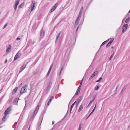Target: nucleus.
I'll return each mask as SVG.
<instances>
[{"mask_svg": "<svg viewBox=\"0 0 130 130\" xmlns=\"http://www.w3.org/2000/svg\"><path fill=\"white\" fill-rule=\"evenodd\" d=\"M27 87V86L26 85H25L21 88V90L20 94H22L23 93L25 92L26 90V88Z\"/></svg>", "mask_w": 130, "mask_h": 130, "instance_id": "nucleus-1", "label": "nucleus"}, {"mask_svg": "<svg viewBox=\"0 0 130 130\" xmlns=\"http://www.w3.org/2000/svg\"><path fill=\"white\" fill-rule=\"evenodd\" d=\"M81 17V16L78 15L77 18L76 19L74 25L75 27H76L77 26L78 24V23L79 21L80 20Z\"/></svg>", "mask_w": 130, "mask_h": 130, "instance_id": "nucleus-2", "label": "nucleus"}, {"mask_svg": "<svg viewBox=\"0 0 130 130\" xmlns=\"http://www.w3.org/2000/svg\"><path fill=\"white\" fill-rule=\"evenodd\" d=\"M58 4L57 3H56L55 4L51 9L50 11V12H51L55 10L56 9L57 7L58 6Z\"/></svg>", "mask_w": 130, "mask_h": 130, "instance_id": "nucleus-3", "label": "nucleus"}, {"mask_svg": "<svg viewBox=\"0 0 130 130\" xmlns=\"http://www.w3.org/2000/svg\"><path fill=\"white\" fill-rule=\"evenodd\" d=\"M128 25L127 24H124L122 28V32L123 33L125 32L127 30V28Z\"/></svg>", "mask_w": 130, "mask_h": 130, "instance_id": "nucleus-4", "label": "nucleus"}, {"mask_svg": "<svg viewBox=\"0 0 130 130\" xmlns=\"http://www.w3.org/2000/svg\"><path fill=\"white\" fill-rule=\"evenodd\" d=\"M35 1L34 2L33 1L32 2V4H31V5L30 6V7L29 8H31V12L34 9V8L35 7Z\"/></svg>", "mask_w": 130, "mask_h": 130, "instance_id": "nucleus-5", "label": "nucleus"}, {"mask_svg": "<svg viewBox=\"0 0 130 130\" xmlns=\"http://www.w3.org/2000/svg\"><path fill=\"white\" fill-rule=\"evenodd\" d=\"M11 106H10L4 112V114H5V113H6V114H7V113L8 114V113L11 111Z\"/></svg>", "mask_w": 130, "mask_h": 130, "instance_id": "nucleus-6", "label": "nucleus"}, {"mask_svg": "<svg viewBox=\"0 0 130 130\" xmlns=\"http://www.w3.org/2000/svg\"><path fill=\"white\" fill-rule=\"evenodd\" d=\"M7 48L6 50V52L7 53H8L10 52V50L11 48V46L10 44L8 45V46L7 47Z\"/></svg>", "mask_w": 130, "mask_h": 130, "instance_id": "nucleus-7", "label": "nucleus"}, {"mask_svg": "<svg viewBox=\"0 0 130 130\" xmlns=\"http://www.w3.org/2000/svg\"><path fill=\"white\" fill-rule=\"evenodd\" d=\"M52 82H50L49 83V84L48 85V86L47 88V89H46V91L47 93H48V92L49 91L50 89L51 88V87L52 86Z\"/></svg>", "mask_w": 130, "mask_h": 130, "instance_id": "nucleus-8", "label": "nucleus"}, {"mask_svg": "<svg viewBox=\"0 0 130 130\" xmlns=\"http://www.w3.org/2000/svg\"><path fill=\"white\" fill-rule=\"evenodd\" d=\"M25 67H26V65L25 64H24L23 66H21L20 68V71L19 72V74L22 71L24 70V69L25 68Z\"/></svg>", "mask_w": 130, "mask_h": 130, "instance_id": "nucleus-9", "label": "nucleus"}, {"mask_svg": "<svg viewBox=\"0 0 130 130\" xmlns=\"http://www.w3.org/2000/svg\"><path fill=\"white\" fill-rule=\"evenodd\" d=\"M83 97V96H80L79 98V99H77L76 101H75L76 102H78L79 103L82 100Z\"/></svg>", "mask_w": 130, "mask_h": 130, "instance_id": "nucleus-10", "label": "nucleus"}, {"mask_svg": "<svg viewBox=\"0 0 130 130\" xmlns=\"http://www.w3.org/2000/svg\"><path fill=\"white\" fill-rule=\"evenodd\" d=\"M19 100V98H16L13 102V103L15 105H16L17 104L18 101Z\"/></svg>", "mask_w": 130, "mask_h": 130, "instance_id": "nucleus-11", "label": "nucleus"}, {"mask_svg": "<svg viewBox=\"0 0 130 130\" xmlns=\"http://www.w3.org/2000/svg\"><path fill=\"white\" fill-rule=\"evenodd\" d=\"M83 106L81 104L79 106V109L78 110V112H79L80 111H81L83 109Z\"/></svg>", "mask_w": 130, "mask_h": 130, "instance_id": "nucleus-12", "label": "nucleus"}, {"mask_svg": "<svg viewBox=\"0 0 130 130\" xmlns=\"http://www.w3.org/2000/svg\"><path fill=\"white\" fill-rule=\"evenodd\" d=\"M45 32L43 31H42L41 32L40 36L41 38H42L44 36Z\"/></svg>", "mask_w": 130, "mask_h": 130, "instance_id": "nucleus-13", "label": "nucleus"}, {"mask_svg": "<svg viewBox=\"0 0 130 130\" xmlns=\"http://www.w3.org/2000/svg\"><path fill=\"white\" fill-rule=\"evenodd\" d=\"M83 9H84V7H83V6L82 7V8L80 9V12H79V14L78 15H79L81 16V14L82 12Z\"/></svg>", "mask_w": 130, "mask_h": 130, "instance_id": "nucleus-14", "label": "nucleus"}, {"mask_svg": "<svg viewBox=\"0 0 130 130\" xmlns=\"http://www.w3.org/2000/svg\"><path fill=\"white\" fill-rule=\"evenodd\" d=\"M76 103V102L75 101V102H74L71 105V108H70V113H71V111H72V109L73 108V107L74 105L75 104V103Z\"/></svg>", "mask_w": 130, "mask_h": 130, "instance_id": "nucleus-15", "label": "nucleus"}, {"mask_svg": "<svg viewBox=\"0 0 130 130\" xmlns=\"http://www.w3.org/2000/svg\"><path fill=\"white\" fill-rule=\"evenodd\" d=\"M18 89V87H16L13 90L12 92V94H15L16 92H17V90Z\"/></svg>", "mask_w": 130, "mask_h": 130, "instance_id": "nucleus-16", "label": "nucleus"}, {"mask_svg": "<svg viewBox=\"0 0 130 130\" xmlns=\"http://www.w3.org/2000/svg\"><path fill=\"white\" fill-rule=\"evenodd\" d=\"M96 96L95 95H94L93 96V98L91 100L90 102V103H92V102H93V101L95 100V98H96Z\"/></svg>", "mask_w": 130, "mask_h": 130, "instance_id": "nucleus-17", "label": "nucleus"}, {"mask_svg": "<svg viewBox=\"0 0 130 130\" xmlns=\"http://www.w3.org/2000/svg\"><path fill=\"white\" fill-rule=\"evenodd\" d=\"M19 57L18 53H17L15 56L14 60H16L18 58H19Z\"/></svg>", "mask_w": 130, "mask_h": 130, "instance_id": "nucleus-18", "label": "nucleus"}, {"mask_svg": "<svg viewBox=\"0 0 130 130\" xmlns=\"http://www.w3.org/2000/svg\"><path fill=\"white\" fill-rule=\"evenodd\" d=\"M113 41H109L108 43L106 45V47H109L111 43L113 42Z\"/></svg>", "mask_w": 130, "mask_h": 130, "instance_id": "nucleus-19", "label": "nucleus"}, {"mask_svg": "<svg viewBox=\"0 0 130 130\" xmlns=\"http://www.w3.org/2000/svg\"><path fill=\"white\" fill-rule=\"evenodd\" d=\"M39 107H40V105H38L37 106V107H36L35 111L38 112V110L39 109Z\"/></svg>", "mask_w": 130, "mask_h": 130, "instance_id": "nucleus-20", "label": "nucleus"}, {"mask_svg": "<svg viewBox=\"0 0 130 130\" xmlns=\"http://www.w3.org/2000/svg\"><path fill=\"white\" fill-rule=\"evenodd\" d=\"M36 115L34 114V113L33 114V115L31 117V118L30 119V121H32L34 119V118H35V116Z\"/></svg>", "mask_w": 130, "mask_h": 130, "instance_id": "nucleus-21", "label": "nucleus"}, {"mask_svg": "<svg viewBox=\"0 0 130 130\" xmlns=\"http://www.w3.org/2000/svg\"><path fill=\"white\" fill-rule=\"evenodd\" d=\"M4 114L5 115L4 116L2 119L3 121H5L6 120L5 119H6V116L7 114H8V113H7V114H6V113H5V114Z\"/></svg>", "mask_w": 130, "mask_h": 130, "instance_id": "nucleus-22", "label": "nucleus"}, {"mask_svg": "<svg viewBox=\"0 0 130 130\" xmlns=\"http://www.w3.org/2000/svg\"><path fill=\"white\" fill-rule=\"evenodd\" d=\"M19 1L20 0H17V1H15L16 2L15 3V5L17 6L19 4Z\"/></svg>", "mask_w": 130, "mask_h": 130, "instance_id": "nucleus-23", "label": "nucleus"}, {"mask_svg": "<svg viewBox=\"0 0 130 130\" xmlns=\"http://www.w3.org/2000/svg\"><path fill=\"white\" fill-rule=\"evenodd\" d=\"M114 55V53L113 52V54L111 55L110 57L109 58V59H108V60H111V58H112Z\"/></svg>", "mask_w": 130, "mask_h": 130, "instance_id": "nucleus-24", "label": "nucleus"}, {"mask_svg": "<svg viewBox=\"0 0 130 130\" xmlns=\"http://www.w3.org/2000/svg\"><path fill=\"white\" fill-rule=\"evenodd\" d=\"M61 32H60L57 36V38L56 40V41H57L58 40V38L60 36L61 34Z\"/></svg>", "mask_w": 130, "mask_h": 130, "instance_id": "nucleus-25", "label": "nucleus"}, {"mask_svg": "<svg viewBox=\"0 0 130 130\" xmlns=\"http://www.w3.org/2000/svg\"><path fill=\"white\" fill-rule=\"evenodd\" d=\"M46 110H43V112H42V113L43 114L42 115L41 117H42V119H43V118L44 116V114L45 113V112H46ZM42 120H41V122H42Z\"/></svg>", "mask_w": 130, "mask_h": 130, "instance_id": "nucleus-26", "label": "nucleus"}, {"mask_svg": "<svg viewBox=\"0 0 130 130\" xmlns=\"http://www.w3.org/2000/svg\"><path fill=\"white\" fill-rule=\"evenodd\" d=\"M24 4L23 3H22L19 6V8H22L24 5Z\"/></svg>", "mask_w": 130, "mask_h": 130, "instance_id": "nucleus-27", "label": "nucleus"}, {"mask_svg": "<svg viewBox=\"0 0 130 130\" xmlns=\"http://www.w3.org/2000/svg\"><path fill=\"white\" fill-rule=\"evenodd\" d=\"M130 19V17H128L125 20V22L126 23H127L128 22Z\"/></svg>", "mask_w": 130, "mask_h": 130, "instance_id": "nucleus-28", "label": "nucleus"}, {"mask_svg": "<svg viewBox=\"0 0 130 130\" xmlns=\"http://www.w3.org/2000/svg\"><path fill=\"white\" fill-rule=\"evenodd\" d=\"M80 91L78 90H77L76 93L75 94V95H78Z\"/></svg>", "mask_w": 130, "mask_h": 130, "instance_id": "nucleus-29", "label": "nucleus"}, {"mask_svg": "<svg viewBox=\"0 0 130 130\" xmlns=\"http://www.w3.org/2000/svg\"><path fill=\"white\" fill-rule=\"evenodd\" d=\"M98 73V71H95L92 74L94 75V76H95V75H96Z\"/></svg>", "mask_w": 130, "mask_h": 130, "instance_id": "nucleus-30", "label": "nucleus"}, {"mask_svg": "<svg viewBox=\"0 0 130 130\" xmlns=\"http://www.w3.org/2000/svg\"><path fill=\"white\" fill-rule=\"evenodd\" d=\"M107 41H104V42H103V43L101 45V47L102 46L104 45L105 44H106L107 42Z\"/></svg>", "mask_w": 130, "mask_h": 130, "instance_id": "nucleus-31", "label": "nucleus"}, {"mask_svg": "<svg viewBox=\"0 0 130 130\" xmlns=\"http://www.w3.org/2000/svg\"><path fill=\"white\" fill-rule=\"evenodd\" d=\"M114 40V39L113 38H109V39H107V40H106V41H113V40Z\"/></svg>", "mask_w": 130, "mask_h": 130, "instance_id": "nucleus-32", "label": "nucleus"}, {"mask_svg": "<svg viewBox=\"0 0 130 130\" xmlns=\"http://www.w3.org/2000/svg\"><path fill=\"white\" fill-rule=\"evenodd\" d=\"M94 76V75L93 74H92L91 77H90V78L89 79V80H90L91 79H92V78H93Z\"/></svg>", "mask_w": 130, "mask_h": 130, "instance_id": "nucleus-33", "label": "nucleus"}, {"mask_svg": "<svg viewBox=\"0 0 130 130\" xmlns=\"http://www.w3.org/2000/svg\"><path fill=\"white\" fill-rule=\"evenodd\" d=\"M102 79V78L101 77L99 78V80H96L95 81L96 82H99Z\"/></svg>", "mask_w": 130, "mask_h": 130, "instance_id": "nucleus-34", "label": "nucleus"}, {"mask_svg": "<svg viewBox=\"0 0 130 130\" xmlns=\"http://www.w3.org/2000/svg\"><path fill=\"white\" fill-rule=\"evenodd\" d=\"M99 87L100 86L99 85L97 86V87L95 88V90H98L99 88Z\"/></svg>", "mask_w": 130, "mask_h": 130, "instance_id": "nucleus-35", "label": "nucleus"}, {"mask_svg": "<svg viewBox=\"0 0 130 130\" xmlns=\"http://www.w3.org/2000/svg\"><path fill=\"white\" fill-rule=\"evenodd\" d=\"M82 128L81 126V124H79V128L78 130H80Z\"/></svg>", "mask_w": 130, "mask_h": 130, "instance_id": "nucleus-36", "label": "nucleus"}, {"mask_svg": "<svg viewBox=\"0 0 130 130\" xmlns=\"http://www.w3.org/2000/svg\"><path fill=\"white\" fill-rule=\"evenodd\" d=\"M52 100L51 99H50L48 103H47V105L48 106L49 104L50 103V102H51Z\"/></svg>", "mask_w": 130, "mask_h": 130, "instance_id": "nucleus-37", "label": "nucleus"}, {"mask_svg": "<svg viewBox=\"0 0 130 130\" xmlns=\"http://www.w3.org/2000/svg\"><path fill=\"white\" fill-rule=\"evenodd\" d=\"M83 78L82 79V80L81 81V82H80V86H81L82 85V83H83Z\"/></svg>", "mask_w": 130, "mask_h": 130, "instance_id": "nucleus-38", "label": "nucleus"}, {"mask_svg": "<svg viewBox=\"0 0 130 130\" xmlns=\"http://www.w3.org/2000/svg\"><path fill=\"white\" fill-rule=\"evenodd\" d=\"M81 86H79L78 88L77 89V90H78L79 91H80V87H81Z\"/></svg>", "mask_w": 130, "mask_h": 130, "instance_id": "nucleus-39", "label": "nucleus"}, {"mask_svg": "<svg viewBox=\"0 0 130 130\" xmlns=\"http://www.w3.org/2000/svg\"><path fill=\"white\" fill-rule=\"evenodd\" d=\"M17 6H16L15 5H14V8L15 10H16Z\"/></svg>", "mask_w": 130, "mask_h": 130, "instance_id": "nucleus-40", "label": "nucleus"}, {"mask_svg": "<svg viewBox=\"0 0 130 130\" xmlns=\"http://www.w3.org/2000/svg\"><path fill=\"white\" fill-rule=\"evenodd\" d=\"M13 97L12 98L10 99V100L9 101V103H10L11 102V101H12V99H13Z\"/></svg>", "mask_w": 130, "mask_h": 130, "instance_id": "nucleus-41", "label": "nucleus"}, {"mask_svg": "<svg viewBox=\"0 0 130 130\" xmlns=\"http://www.w3.org/2000/svg\"><path fill=\"white\" fill-rule=\"evenodd\" d=\"M50 99H51V100L52 99H54V97L53 96H51L50 98Z\"/></svg>", "mask_w": 130, "mask_h": 130, "instance_id": "nucleus-42", "label": "nucleus"}, {"mask_svg": "<svg viewBox=\"0 0 130 130\" xmlns=\"http://www.w3.org/2000/svg\"><path fill=\"white\" fill-rule=\"evenodd\" d=\"M7 24H5L4 26L3 29H4L7 26Z\"/></svg>", "mask_w": 130, "mask_h": 130, "instance_id": "nucleus-43", "label": "nucleus"}, {"mask_svg": "<svg viewBox=\"0 0 130 130\" xmlns=\"http://www.w3.org/2000/svg\"><path fill=\"white\" fill-rule=\"evenodd\" d=\"M76 105L77 106L78 104L79 103V102H76Z\"/></svg>", "mask_w": 130, "mask_h": 130, "instance_id": "nucleus-44", "label": "nucleus"}, {"mask_svg": "<svg viewBox=\"0 0 130 130\" xmlns=\"http://www.w3.org/2000/svg\"><path fill=\"white\" fill-rule=\"evenodd\" d=\"M50 74V73H49L48 72L46 74V75L47 77V76H49Z\"/></svg>", "mask_w": 130, "mask_h": 130, "instance_id": "nucleus-45", "label": "nucleus"}, {"mask_svg": "<svg viewBox=\"0 0 130 130\" xmlns=\"http://www.w3.org/2000/svg\"><path fill=\"white\" fill-rule=\"evenodd\" d=\"M68 110L67 111V112L66 113V115H65L64 116V118H65L66 117V116H67V113H68Z\"/></svg>", "mask_w": 130, "mask_h": 130, "instance_id": "nucleus-46", "label": "nucleus"}, {"mask_svg": "<svg viewBox=\"0 0 130 130\" xmlns=\"http://www.w3.org/2000/svg\"><path fill=\"white\" fill-rule=\"evenodd\" d=\"M37 112V111H35L33 113L36 115Z\"/></svg>", "mask_w": 130, "mask_h": 130, "instance_id": "nucleus-47", "label": "nucleus"}, {"mask_svg": "<svg viewBox=\"0 0 130 130\" xmlns=\"http://www.w3.org/2000/svg\"><path fill=\"white\" fill-rule=\"evenodd\" d=\"M95 107H96V105L95 106V107H94V108L93 109V110H92V111L93 112L94 111L95 109Z\"/></svg>", "mask_w": 130, "mask_h": 130, "instance_id": "nucleus-48", "label": "nucleus"}, {"mask_svg": "<svg viewBox=\"0 0 130 130\" xmlns=\"http://www.w3.org/2000/svg\"><path fill=\"white\" fill-rule=\"evenodd\" d=\"M62 69H63V68H62H62H61V71H60V73H59V75H60V74L61 73V71L62 70Z\"/></svg>", "mask_w": 130, "mask_h": 130, "instance_id": "nucleus-49", "label": "nucleus"}, {"mask_svg": "<svg viewBox=\"0 0 130 130\" xmlns=\"http://www.w3.org/2000/svg\"><path fill=\"white\" fill-rule=\"evenodd\" d=\"M53 64H52L51 65L50 67V68H52L53 67Z\"/></svg>", "mask_w": 130, "mask_h": 130, "instance_id": "nucleus-50", "label": "nucleus"}, {"mask_svg": "<svg viewBox=\"0 0 130 130\" xmlns=\"http://www.w3.org/2000/svg\"><path fill=\"white\" fill-rule=\"evenodd\" d=\"M20 40V39L19 38V37H18L17 38V39H16V40Z\"/></svg>", "mask_w": 130, "mask_h": 130, "instance_id": "nucleus-51", "label": "nucleus"}, {"mask_svg": "<svg viewBox=\"0 0 130 130\" xmlns=\"http://www.w3.org/2000/svg\"><path fill=\"white\" fill-rule=\"evenodd\" d=\"M7 61V59H6L5 61V63H6Z\"/></svg>", "mask_w": 130, "mask_h": 130, "instance_id": "nucleus-52", "label": "nucleus"}, {"mask_svg": "<svg viewBox=\"0 0 130 130\" xmlns=\"http://www.w3.org/2000/svg\"><path fill=\"white\" fill-rule=\"evenodd\" d=\"M76 95H74L72 97V100H71V101L75 97V96Z\"/></svg>", "mask_w": 130, "mask_h": 130, "instance_id": "nucleus-53", "label": "nucleus"}, {"mask_svg": "<svg viewBox=\"0 0 130 130\" xmlns=\"http://www.w3.org/2000/svg\"><path fill=\"white\" fill-rule=\"evenodd\" d=\"M115 92V93H116L117 92V90H115L114 91Z\"/></svg>", "mask_w": 130, "mask_h": 130, "instance_id": "nucleus-54", "label": "nucleus"}, {"mask_svg": "<svg viewBox=\"0 0 130 130\" xmlns=\"http://www.w3.org/2000/svg\"><path fill=\"white\" fill-rule=\"evenodd\" d=\"M54 122H55V121H53L52 122V124H54Z\"/></svg>", "mask_w": 130, "mask_h": 130, "instance_id": "nucleus-55", "label": "nucleus"}, {"mask_svg": "<svg viewBox=\"0 0 130 130\" xmlns=\"http://www.w3.org/2000/svg\"><path fill=\"white\" fill-rule=\"evenodd\" d=\"M78 28H79V27H77V29H76V31H77V30H78Z\"/></svg>", "mask_w": 130, "mask_h": 130, "instance_id": "nucleus-56", "label": "nucleus"}, {"mask_svg": "<svg viewBox=\"0 0 130 130\" xmlns=\"http://www.w3.org/2000/svg\"><path fill=\"white\" fill-rule=\"evenodd\" d=\"M22 85V83H21L20 84V85H19V87H21V86Z\"/></svg>", "mask_w": 130, "mask_h": 130, "instance_id": "nucleus-57", "label": "nucleus"}, {"mask_svg": "<svg viewBox=\"0 0 130 130\" xmlns=\"http://www.w3.org/2000/svg\"><path fill=\"white\" fill-rule=\"evenodd\" d=\"M93 112L92 111L91 113H90V115H91L93 113Z\"/></svg>", "mask_w": 130, "mask_h": 130, "instance_id": "nucleus-58", "label": "nucleus"}, {"mask_svg": "<svg viewBox=\"0 0 130 130\" xmlns=\"http://www.w3.org/2000/svg\"><path fill=\"white\" fill-rule=\"evenodd\" d=\"M125 89V88H124H124H123V89H122V91H123V90H124Z\"/></svg>", "mask_w": 130, "mask_h": 130, "instance_id": "nucleus-59", "label": "nucleus"}, {"mask_svg": "<svg viewBox=\"0 0 130 130\" xmlns=\"http://www.w3.org/2000/svg\"><path fill=\"white\" fill-rule=\"evenodd\" d=\"M91 103H89L88 104V106H87V107L89 106L90 105V104H91Z\"/></svg>", "mask_w": 130, "mask_h": 130, "instance_id": "nucleus-60", "label": "nucleus"}, {"mask_svg": "<svg viewBox=\"0 0 130 130\" xmlns=\"http://www.w3.org/2000/svg\"><path fill=\"white\" fill-rule=\"evenodd\" d=\"M51 70H49L48 71V72L49 73H50V72H51Z\"/></svg>", "mask_w": 130, "mask_h": 130, "instance_id": "nucleus-61", "label": "nucleus"}, {"mask_svg": "<svg viewBox=\"0 0 130 130\" xmlns=\"http://www.w3.org/2000/svg\"><path fill=\"white\" fill-rule=\"evenodd\" d=\"M90 114L89 115V116H88V117H87V118L86 119H87V118H88L89 117V116H90Z\"/></svg>", "mask_w": 130, "mask_h": 130, "instance_id": "nucleus-62", "label": "nucleus"}, {"mask_svg": "<svg viewBox=\"0 0 130 130\" xmlns=\"http://www.w3.org/2000/svg\"><path fill=\"white\" fill-rule=\"evenodd\" d=\"M90 114L89 115V116H88V117H87V118L86 119H87V118H88L89 117V116H90Z\"/></svg>", "mask_w": 130, "mask_h": 130, "instance_id": "nucleus-63", "label": "nucleus"}, {"mask_svg": "<svg viewBox=\"0 0 130 130\" xmlns=\"http://www.w3.org/2000/svg\"><path fill=\"white\" fill-rule=\"evenodd\" d=\"M51 69H52V68H50L49 70H50L51 71Z\"/></svg>", "mask_w": 130, "mask_h": 130, "instance_id": "nucleus-64", "label": "nucleus"}]
</instances>
